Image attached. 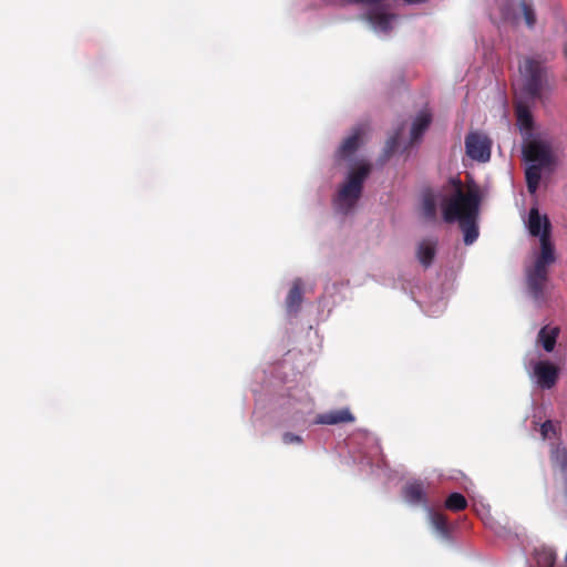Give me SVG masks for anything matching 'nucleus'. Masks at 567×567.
<instances>
[{"label":"nucleus","instance_id":"1","mask_svg":"<svg viewBox=\"0 0 567 567\" xmlns=\"http://www.w3.org/2000/svg\"><path fill=\"white\" fill-rule=\"evenodd\" d=\"M528 229L532 236L539 237L540 252L532 267L526 269L527 289L537 302L544 299L548 281V268L556 261L555 248L550 241V223L542 217L537 208H532L528 216Z\"/></svg>","mask_w":567,"mask_h":567},{"label":"nucleus","instance_id":"2","mask_svg":"<svg viewBox=\"0 0 567 567\" xmlns=\"http://www.w3.org/2000/svg\"><path fill=\"white\" fill-rule=\"evenodd\" d=\"M522 85L516 93L515 113L517 123L526 131L533 127V115L530 104L540 99L545 82V70L540 62L534 59H526L519 65Z\"/></svg>","mask_w":567,"mask_h":567},{"label":"nucleus","instance_id":"3","mask_svg":"<svg viewBox=\"0 0 567 567\" xmlns=\"http://www.w3.org/2000/svg\"><path fill=\"white\" fill-rule=\"evenodd\" d=\"M440 204L446 223L478 217L481 192L476 185L465 189L460 179H452L451 189L441 198Z\"/></svg>","mask_w":567,"mask_h":567},{"label":"nucleus","instance_id":"4","mask_svg":"<svg viewBox=\"0 0 567 567\" xmlns=\"http://www.w3.org/2000/svg\"><path fill=\"white\" fill-rule=\"evenodd\" d=\"M371 173V165L362 162L352 168L346 182L340 186L333 205L338 213L349 214L357 205L363 190V184Z\"/></svg>","mask_w":567,"mask_h":567},{"label":"nucleus","instance_id":"5","mask_svg":"<svg viewBox=\"0 0 567 567\" xmlns=\"http://www.w3.org/2000/svg\"><path fill=\"white\" fill-rule=\"evenodd\" d=\"M523 156L526 162L543 168H550L556 162L550 144L540 140L527 142L523 146Z\"/></svg>","mask_w":567,"mask_h":567},{"label":"nucleus","instance_id":"6","mask_svg":"<svg viewBox=\"0 0 567 567\" xmlns=\"http://www.w3.org/2000/svg\"><path fill=\"white\" fill-rule=\"evenodd\" d=\"M492 141L481 132H471L465 137V151L468 157L477 162H488L491 158Z\"/></svg>","mask_w":567,"mask_h":567},{"label":"nucleus","instance_id":"7","mask_svg":"<svg viewBox=\"0 0 567 567\" xmlns=\"http://www.w3.org/2000/svg\"><path fill=\"white\" fill-rule=\"evenodd\" d=\"M534 374L542 389H551L558 381L559 369L548 361H538L534 367Z\"/></svg>","mask_w":567,"mask_h":567},{"label":"nucleus","instance_id":"8","mask_svg":"<svg viewBox=\"0 0 567 567\" xmlns=\"http://www.w3.org/2000/svg\"><path fill=\"white\" fill-rule=\"evenodd\" d=\"M404 499L413 505H427L425 487L422 481L406 483L402 489Z\"/></svg>","mask_w":567,"mask_h":567},{"label":"nucleus","instance_id":"9","mask_svg":"<svg viewBox=\"0 0 567 567\" xmlns=\"http://www.w3.org/2000/svg\"><path fill=\"white\" fill-rule=\"evenodd\" d=\"M364 134V128L358 126L353 130L352 134L348 136L338 150V156L342 159L350 158L359 148Z\"/></svg>","mask_w":567,"mask_h":567},{"label":"nucleus","instance_id":"10","mask_svg":"<svg viewBox=\"0 0 567 567\" xmlns=\"http://www.w3.org/2000/svg\"><path fill=\"white\" fill-rule=\"evenodd\" d=\"M436 244L437 241L434 239H423L419 244L416 257L423 267L427 268L432 265L436 254Z\"/></svg>","mask_w":567,"mask_h":567},{"label":"nucleus","instance_id":"11","mask_svg":"<svg viewBox=\"0 0 567 567\" xmlns=\"http://www.w3.org/2000/svg\"><path fill=\"white\" fill-rule=\"evenodd\" d=\"M302 302V281L296 279L286 298V308L289 313H297Z\"/></svg>","mask_w":567,"mask_h":567},{"label":"nucleus","instance_id":"12","mask_svg":"<svg viewBox=\"0 0 567 567\" xmlns=\"http://www.w3.org/2000/svg\"><path fill=\"white\" fill-rule=\"evenodd\" d=\"M354 416L348 409H341L336 411H330L318 416V423L321 424H339V423H349L353 422Z\"/></svg>","mask_w":567,"mask_h":567},{"label":"nucleus","instance_id":"13","mask_svg":"<svg viewBox=\"0 0 567 567\" xmlns=\"http://www.w3.org/2000/svg\"><path fill=\"white\" fill-rule=\"evenodd\" d=\"M394 18L393 14L385 13L379 10H371L367 14L368 21L375 28L383 32H388L391 29V20Z\"/></svg>","mask_w":567,"mask_h":567},{"label":"nucleus","instance_id":"14","mask_svg":"<svg viewBox=\"0 0 567 567\" xmlns=\"http://www.w3.org/2000/svg\"><path fill=\"white\" fill-rule=\"evenodd\" d=\"M421 213L422 216L429 221L436 219V198L431 190L423 193Z\"/></svg>","mask_w":567,"mask_h":567},{"label":"nucleus","instance_id":"15","mask_svg":"<svg viewBox=\"0 0 567 567\" xmlns=\"http://www.w3.org/2000/svg\"><path fill=\"white\" fill-rule=\"evenodd\" d=\"M558 334L559 328L543 327L538 332V341L547 352H551L555 348Z\"/></svg>","mask_w":567,"mask_h":567},{"label":"nucleus","instance_id":"16","mask_svg":"<svg viewBox=\"0 0 567 567\" xmlns=\"http://www.w3.org/2000/svg\"><path fill=\"white\" fill-rule=\"evenodd\" d=\"M477 217H471L458 221L460 228L464 234V243L472 245L478 237Z\"/></svg>","mask_w":567,"mask_h":567},{"label":"nucleus","instance_id":"17","mask_svg":"<svg viewBox=\"0 0 567 567\" xmlns=\"http://www.w3.org/2000/svg\"><path fill=\"white\" fill-rule=\"evenodd\" d=\"M542 169L544 168L539 167V165L530 164L525 171L526 185L530 194H535L539 186Z\"/></svg>","mask_w":567,"mask_h":567},{"label":"nucleus","instance_id":"18","mask_svg":"<svg viewBox=\"0 0 567 567\" xmlns=\"http://www.w3.org/2000/svg\"><path fill=\"white\" fill-rule=\"evenodd\" d=\"M431 123V115L429 113H421L412 124L411 140L417 141L422 134L427 130Z\"/></svg>","mask_w":567,"mask_h":567},{"label":"nucleus","instance_id":"19","mask_svg":"<svg viewBox=\"0 0 567 567\" xmlns=\"http://www.w3.org/2000/svg\"><path fill=\"white\" fill-rule=\"evenodd\" d=\"M430 520L432 526L442 537H449L450 529L445 515L439 512L430 511Z\"/></svg>","mask_w":567,"mask_h":567},{"label":"nucleus","instance_id":"20","mask_svg":"<svg viewBox=\"0 0 567 567\" xmlns=\"http://www.w3.org/2000/svg\"><path fill=\"white\" fill-rule=\"evenodd\" d=\"M445 507L452 512H461L467 507V501L461 493H452L445 501Z\"/></svg>","mask_w":567,"mask_h":567},{"label":"nucleus","instance_id":"21","mask_svg":"<svg viewBox=\"0 0 567 567\" xmlns=\"http://www.w3.org/2000/svg\"><path fill=\"white\" fill-rule=\"evenodd\" d=\"M520 9L525 19V23L528 28H533L536 23V14L532 4L526 0H520Z\"/></svg>","mask_w":567,"mask_h":567},{"label":"nucleus","instance_id":"22","mask_svg":"<svg viewBox=\"0 0 567 567\" xmlns=\"http://www.w3.org/2000/svg\"><path fill=\"white\" fill-rule=\"evenodd\" d=\"M399 135L400 134L396 133L393 136L388 138V141L385 143V146H384V157L385 158L390 157L395 152V150L398 148Z\"/></svg>","mask_w":567,"mask_h":567},{"label":"nucleus","instance_id":"23","mask_svg":"<svg viewBox=\"0 0 567 567\" xmlns=\"http://www.w3.org/2000/svg\"><path fill=\"white\" fill-rule=\"evenodd\" d=\"M540 434L544 440L556 435V426L554 425V423L550 420L545 421L540 425Z\"/></svg>","mask_w":567,"mask_h":567},{"label":"nucleus","instance_id":"24","mask_svg":"<svg viewBox=\"0 0 567 567\" xmlns=\"http://www.w3.org/2000/svg\"><path fill=\"white\" fill-rule=\"evenodd\" d=\"M282 441L285 444H300L302 442V439L297 435V434H293V433H290V432H286L284 435H282Z\"/></svg>","mask_w":567,"mask_h":567}]
</instances>
